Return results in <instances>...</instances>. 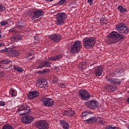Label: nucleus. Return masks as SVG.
I'll return each instance as SVG.
<instances>
[{
    "label": "nucleus",
    "instance_id": "nucleus-15",
    "mask_svg": "<svg viewBox=\"0 0 129 129\" xmlns=\"http://www.w3.org/2000/svg\"><path fill=\"white\" fill-rule=\"evenodd\" d=\"M44 67H51V62L49 60H43L38 63L36 67V69H42Z\"/></svg>",
    "mask_w": 129,
    "mask_h": 129
},
{
    "label": "nucleus",
    "instance_id": "nucleus-27",
    "mask_svg": "<svg viewBox=\"0 0 129 129\" xmlns=\"http://www.w3.org/2000/svg\"><path fill=\"white\" fill-rule=\"evenodd\" d=\"M1 61V63L2 64V66H4V65H8V64H10L11 63L13 64V61L10 59H5L4 60H2Z\"/></svg>",
    "mask_w": 129,
    "mask_h": 129
},
{
    "label": "nucleus",
    "instance_id": "nucleus-31",
    "mask_svg": "<svg viewBox=\"0 0 129 129\" xmlns=\"http://www.w3.org/2000/svg\"><path fill=\"white\" fill-rule=\"evenodd\" d=\"M105 88L106 89H107L109 92L114 91V88H113L112 85L106 86L105 87Z\"/></svg>",
    "mask_w": 129,
    "mask_h": 129
},
{
    "label": "nucleus",
    "instance_id": "nucleus-28",
    "mask_svg": "<svg viewBox=\"0 0 129 129\" xmlns=\"http://www.w3.org/2000/svg\"><path fill=\"white\" fill-rule=\"evenodd\" d=\"M117 10L119 11L120 13L121 14H123L124 13L126 12V9L123 8V7L119 5L117 7Z\"/></svg>",
    "mask_w": 129,
    "mask_h": 129
},
{
    "label": "nucleus",
    "instance_id": "nucleus-25",
    "mask_svg": "<svg viewBox=\"0 0 129 129\" xmlns=\"http://www.w3.org/2000/svg\"><path fill=\"white\" fill-rule=\"evenodd\" d=\"M63 58V55L58 54L57 55H54L53 56L48 57V60L49 61H56V60H59V59H61Z\"/></svg>",
    "mask_w": 129,
    "mask_h": 129
},
{
    "label": "nucleus",
    "instance_id": "nucleus-10",
    "mask_svg": "<svg viewBox=\"0 0 129 129\" xmlns=\"http://www.w3.org/2000/svg\"><path fill=\"white\" fill-rule=\"evenodd\" d=\"M35 126L38 129H48L49 128V125H48V122L45 120H40L37 121L35 123Z\"/></svg>",
    "mask_w": 129,
    "mask_h": 129
},
{
    "label": "nucleus",
    "instance_id": "nucleus-47",
    "mask_svg": "<svg viewBox=\"0 0 129 129\" xmlns=\"http://www.w3.org/2000/svg\"><path fill=\"white\" fill-rule=\"evenodd\" d=\"M0 68H2L3 69H8V68L3 67L1 60L0 61Z\"/></svg>",
    "mask_w": 129,
    "mask_h": 129
},
{
    "label": "nucleus",
    "instance_id": "nucleus-22",
    "mask_svg": "<svg viewBox=\"0 0 129 129\" xmlns=\"http://www.w3.org/2000/svg\"><path fill=\"white\" fill-rule=\"evenodd\" d=\"M63 114L64 116H72L75 114V111L72 109L68 108L63 111Z\"/></svg>",
    "mask_w": 129,
    "mask_h": 129
},
{
    "label": "nucleus",
    "instance_id": "nucleus-8",
    "mask_svg": "<svg viewBox=\"0 0 129 129\" xmlns=\"http://www.w3.org/2000/svg\"><path fill=\"white\" fill-rule=\"evenodd\" d=\"M85 105L90 109H96L98 107L99 104L95 100H92L90 101L85 102Z\"/></svg>",
    "mask_w": 129,
    "mask_h": 129
},
{
    "label": "nucleus",
    "instance_id": "nucleus-52",
    "mask_svg": "<svg viewBox=\"0 0 129 129\" xmlns=\"http://www.w3.org/2000/svg\"><path fill=\"white\" fill-rule=\"evenodd\" d=\"M34 58H35V56H33L32 57H31V58H30V60H32V59H34Z\"/></svg>",
    "mask_w": 129,
    "mask_h": 129
},
{
    "label": "nucleus",
    "instance_id": "nucleus-2",
    "mask_svg": "<svg viewBox=\"0 0 129 129\" xmlns=\"http://www.w3.org/2000/svg\"><path fill=\"white\" fill-rule=\"evenodd\" d=\"M83 46L86 49H91L96 43V38L94 37H85L83 40Z\"/></svg>",
    "mask_w": 129,
    "mask_h": 129
},
{
    "label": "nucleus",
    "instance_id": "nucleus-45",
    "mask_svg": "<svg viewBox=\"0 0 129 129\" xmlns=\"http://www.w3.org/2000/svg\"><path fill=\"white\" fill-rule=\"evenodd\" d=\"M6 44L4 42H0V49H2V48H4L5 47Z\"/></svg>",
    "mask_w": 129,
    "mask_h": 129
},
{
    "label": "nucleus",
    "instance_id": "nucleus-18",
    "mask_svg": "<svg viewBox=\"0 0 129 129\" xmlns=\"http://www.w3.org/2000/svg\"><path fill=\"white\" fill-rule=\"evenodd\" d=\"M40 95V92H39L37 91L34 90V91H31L29 92L28 95V98L29 99H34V98H36V97H38Z\"/></svg>",
    "mask_w": 129,
    "mask_h": 129
},
{
    "label": "nucleus",
    "instance_id": "nucleus-42",
    "mask_svg": "<svg viewBox=\"0 0 129 129\" xmlns=\"http://www.w3.org/2000/svg\"><path fill=\"white\" fill-rule=\"evenodd\" d=\"M10 94H11L12 97L16 96V92L14 90H12L10 91Z\"/></svg>",
    "mask_w": 129,
    "mask_h": 129
},
{
    "label": "nucleus",
    "instance_id": "nucleus-34",
    "mask_svg": "<svg viewBox=\"0 0 129 129\" xmlns=\"http://www.w3.org/2000/svg\"><path fill=\"white\" fill-rule=\"evenodd\" d=\"M6 11V7L3 5V4H0V12H3Z\"/></svg>",
    "mask_w": 129,
    "mask_h": 129
},
{
    "label": "nucleus",
    "instance_id": "nucleus-23",
    "mask_svg": "<svg viewBox=\"0 0 129 129\" xmlns=\"http://www.w3.org/2000/svg\"><path fill=\"white\" fill-rule=\"evenodd\" d=\"M85 122L87 123H95V122H97V118L96 117H90L89 119L85 120Z\"/></svg>",
    "mask_w": 129,
    "mask_h": 129
},
{
    "label": "nucleus",
    "instance_id": "nucleus-43",
    "mask_svg": "<svg viewBox=\"0 0 129 129\" xmlns=\"http://www.w3.org/2000/svg\"><path fill=\"white\" fill-rule=\"evenodd\" d=\"M64 3L65 0H60L58 3V5H59V6H62V5H64Z\"/></svg>",
    "mask_w": 129,
    "mask_h": 129
},
{
    "label": "nucleus",
    "instance_id": "nucleus-36",
    "mask_svg": "<svg viewBox=\"0 0 129 129\" xmlns=\"http://www.w3.org/2000/svg\"><path fill=\"white\" fill-rule=\"evenodd\" d=\"M15 37L18 41H21V40L23 39V35H21L20 34H18Z\"/></svg>",
    "mask_w": 129,
    "mask_h": 129
},
{
    "label": "nucleus",
    "instance_id": "nucleus-38",
    "mask_svg": "<svg viewBox=\"0 0 129 129\" xmlns=\"http://www.w3.org/2000/svg\"><path fill=\"white\" fill-rule=\"evenodd\" d=\"M14 54H16V55H14V57H18V56H20V52H19V50L15 49V48Z\"/></svg>",
    "mask_w": 129,
    "mask_h": 129
},
{
    "label": "nucleus",
    "instance_id": "nucleus-5",
    "mask_svg": "<svg viewBox=\"0 0 129 129\" xmlns=\"http://www.w3.org/2000/svg\"><path fill=\"white\" fill-rule=\"evenodd\" d=\"M25 27H26V25L24 23L18 22L16 24L15 27L9 30V33H11V34H17L19 33V31L23 30Z\"/></svg>",
    "mask_w": 129,
    "mask_h": 129
},
{
    "label": "nucleus",
    "instance_id": "nucleus-44",
    "mask_svg": "<svg viewBox=\"0 0 129 129\" xmlns=\"http://www.w3.org/2000/svg\"><path fill=\"white\" fill-rule=\"evenodd\" d=\"M93 2H94V0H88L87 3L88 4H89L90 6H92L93 5Z\"/></svg>",
    "mask_w": 129,
    "mask_h": 129
},
{
    "label": "nucleus",
    "instance_id": "nucleus-4",
    "mask_svg": "<svg viewBox=\"0 0 129 129\" xmlns=\"http://www.w3.org/2000/svg\"><path fill=\"white\" fill-rule=\"evenodd\" d=\"M82 48V44H81V41H79L78 40L75 41L71 49V54H77L79 53Z\"/></svg>",
    "mask_w": 129,
    "mask_h": 129
},
{
    "label": "nucleus",
    "instance_id": "nucleus-32",
    "mask_svg": "<svg viewBox=\"0 0 129 129\" xmlns=\"http://www.w3.org/2000/svg\"><path fill=\"white\" fill-rule=\"evenodd\" d=\"M3 129H14V127L10 124H6L4 125Z\"/></svg>",
    "mask_w": 129,
    "mask_h": 129
},
{
    "label": "nucleus",
    "instance_id": "nucleus-49",
    "mask_svg": "<svg viewBox=\"0 0 129 129\" xmlns=\"http://www.w3.org/2000/svg\"><path fill=\"white\" fill-rule=\"evenodd\" d=\"M104 18L103 17H102L101 19H100V22L101 23H104Z\"/></svg>",
    "mask_w": 129,
    "mask_h": 129
},
{
    "label": "nucleus",
    "instance_id": "nucleus-33",
    "mask_svg": "<svg viewBox=\"0 0 129 129\" xmlns=\"http://www.w3.org/2000/svg\"><path fill=\"white\" fill-rule=\"evenodd\" d=\"M11 40V44H13V43L15 44V42L17 43V42H18V39H17V38L16 37V36L14 37H12Z\"/></svg>",
    "mask_w": 129,
    "mask_h": 129
},
{
    "label": "nucleus",
    "instance_id": "nucleus-46",
    "mask_svg": "<svg viewBox=\"0 0 129 129\" xmlns=\"http://www.w3.org/2000/svg\"><path fill=\"white\" fill-rule=\"evenodd\" d=\"M6 105V102L3 101H0V106H5Z\"/></svg>",
    "mask_w": 129,
    "mask_h": 129
},
{
    "label": "nucleus",
    "instance_id": "nucleus-11",
    "mask_svg": "<svg viewBox=\"0 0 129 129\" xmlns=\"http://www.w3.org/2000/svg\"><path fill=\"white\" fill-rule=\"evenodd\" d=\"M20 111H24L23 113H19V115H25L28 112H30V107L28 105H21L17 110V112H20Z\"/></svg>",
    "mask_w": 129,
    "mask_h": 129
},
{
    "label": "nucleus",
    "instance_id": "nucleus-7",
    "mask_svg": "<svg viewBox=\"0 0 129 129\" xmlns=\"http://www.w3.org/2000/svg\"><path fill=\"white\" fill-rule=\"evenodd\" d=\"M117 31L120 33V34H123V35H127L128 34V29L127 27H125V25L123 23H119L116 26Z\"/></svg>",
    "mask_w": 129,
    "mask_h": 129
},
{
    "label": "nucleus",
    "instance_id": "nucleus-29",
    "mask_svg": "<svg viewBox=\"0 0 129 129\" xmlns=\"http://www.w3.org/2000/svg\"><path fill=\"white\" fill-rule=\"evenodd\" d=\"M90 113H91V112H88L87 111L83 112L81 115L82 118L85 119V117H86V116H89L90 115Z\"/></svg>",
    "mask_w": 129,
    "mask_h": 129
},
{
    "label": "nucleus",
    "instance_id": "nucleus-14",
    "mask_svg": "<svg viewBox=\"0 0 129 129\" xmlns=\"http://www.w3.org/2000/svg\"><path fill=\"white\" fill-rule=\"evenodd\" d=\"M21 120L23 123L29 124V123L34 121V117L30 115H25L21 118Z\"/></svg>",
    "mask_w": 129,
    "mask_h": 129
},
{
    "label": "nucleus",
    "instance_id": "nucleus-3",
    "mask_svg": "<svg viewBox=\"0 0 129 129\" xmlns=\"http://www.w3.org/2000/svg\"><path fill=\"white\" fill-rule=\"evenodd\" d=\"M67 19V14L64 12L58 13L56 17V24L57 26H62Z\"/></svg>",
    "mask_w": 129,
    "mask_h": 129
},
{
    "label": "nucleus",
    "instance_id": "nucleus-12",
    "mask_svg": "<svg viewBox=\"0 0 129 129\" xmlns=\"http://www.w3.org/2000/svg\"><path fill=\"white\" fill-rule=\"evenodd\" d=\"M42 103L45 106L51 107L54 105V100L50 98H44L42 99Z\"/></svg>",
    "mask_w": 129,
    "mask_h": 129
},
{
    "label": "nucleus",
    "instance_id": "nucleus-37",
    "mask_svg": "<svg viewBox=\"0 0 129 129\" xmlns=\"http://www.w3.org/2000/svg\"><path fill=\"white\" fill-rule=\"evenodd\" d=\"M105 129H118V128L112 125H108L105 127Z\"/></svg>",
    "mask_w": 129,
    "mask_h": 129
},
{
    "label": "nucleus",
    "instance_id": "nucleus-26",
    "mask_svg": "<svg viewBox=\"0 0 129 129\" xmlns=\"http://www.w3.org/2000/svg\"><path fill=\"white\" fill-rule=\"evenodd\" d=\"M97 123L99 125H104V124H106V121L104 120V119H103V118L101 117H98Z\"/></svg>",
    "mask_w": 129,
    "mask_h": 129
},
{
    "label": "nucleus",
    "instance_id": "nucleus-35",
    "mask_svg": "<svg viewBox=\"0 0 129 129\" xmlns=\"http://www.w3.org/2000/svg\"><path fill=\"white\" fill-rule=\"evenodd\" d=\"M0 25L1 26H7V25H9V22L7 21H3L0 23Z\"/></svg>",
    "mask_w": 129,
    "mask_h": 129
},
{
    "label": "nucleus",
    "instance_id": "nucleus-41",
    "mask_svg": "<svg viewBox=\"0 0 129 129\" xmlns=\"http://www.w3.org/2000/svg\"><path fill=\"white\" fill-rule=\"evenodd\" d=\"M52 82L54 84L57 83V82H58V78H57V77L54 76V77H53V78H52Z\"/></svg>",
    "mask_w": 129,
    "mask_h": 129
},
{
    "label": "nucleus",
    "instance_id": "nucleus-1",
    "mask_svg": "<svg viewBox=\"0 0 129 129\" xmlns=\"http://www.w3.org/2000/svg\"><path fill=\"white\" fill-rule=\"evenodd\" d=\"M124 40H125V37L123 35L120 34L117 32L112 31L108 34L106 42L108 45H110V44H115L118 43L119 41H123Z\"/></svg>",
    "mask_w": 129,
    "mask_h": 129
},
{
    "label": "nucleus",
    "instance_id": "nucleus-24",
    "mask_svg": "<svg viewBox=\"0 0 129 129\" xmlns=\"http://www.w3.org/2000/svg\"><path fill=\"white\" fill-rule=\"evenodd\" d=\"M60 123L63 128L64 129H69L70 125L68 123V122L64 120H60Z\"/></svg>",
    "mask_w": 129,
    "mask_h": 129
},
{
    "label": "nucleus",
    "instance_id": "nucleus-48",
    "mask_svg": "<svg viewBox=\"0 0 129 129\" xmlns=\"http://www.w3.org/2000/svg\"><path fill=\"white\" fill-rule=\"evenodd\" d=\"M5 76V73H4L3 72H0V77H3V76Z\"/></svg>",
    "mask_w": 129,
    "mask_h": 129
},
{
    "label": "nucleus",
    "instance_id": "nucleus-40",
    "mask_svg": "<svg viewBox=\"0 0 129 129\" xmlns=\"http://www.w3.org/2000/svg\"><path fill=\"white\" fill-rule=\"evenodd\" d=\"M50 72V70L49 69H44L41 71V74H47Z\"/></svg>",
    "mask_w": 129,
    "mask_h": 129
},
{
    "label": "nucleus",
    "instance_id": "nucleus-20",
    "mask_svg": "<svg viewBox=\"0 0 129 129\" xmlns=\"http://www.w3.org/2000/svg\"><path fill=\"white\" fill-rule=\"evenodd\" d=\"M107 82L113 85H120L121 83L120 81L117 79L109 78L106 80Z\"/></svg>",
    "mask_w": 129,
    "mask_h": 129
},
{
    "label": "nucleus",
    "instance_id": "nucleus-55",
    "mask_svg": "<svg viewBox=\"0 0 129 129\" xmlns=\"http://www.w3.org/2000/svg\"><path fill=\"white\" fill-rule=\"evenodd\" d=\"M32 55V54H29V56H31Z\"/></svg>",
    "mask_w": 129,
    "mask_h": 129
},
{
    "label": "nucleus",
    "instance_id": "nucleus-9",
    "mask_svg": "<svg viewBox=\"0 0 129 129\" xmlns=\"http://www.w3.org/2000/svg\"><path fill=\"white\" fill-rule=\"evenodd\" d=\"M14 49V47L11 46V47L6 48L5 49L0 50V52L1 53H6L8 57L13 58V57L17 55L14 53V52H15Z\"/></svg>",
    "mask_w": 129,
    "mask_h": 129
},
{
    "label": "nucleus",
    "instance_id": "nucleus-17",
    "mask_svg": "<svg viewBox=\"0 0 129 129\" xmlns=\"http://www.w3.org/2000/svg\"><path fill=\"white\" fill-rule=\"evenodd\" d=\"M30 13L31 14H33L32 20H35V19H38V18H40V17L44 15V11L41 10H36L35 12L30 11Z\"/></svg>",
    "mask_w": 129,
    "mask_h": 129
},
{
    "label": "nucleus",
    "instance_id": "nucleus-13",
    "mask_svg": "<svg viewBox=\"0 0 129 129\" xmlns=\"http://www.w3.org/2000/svg\"><path fill=\"white\" fill-rule=\"evenodd\" d=\"M109 75L111 77H121L124 75V72L122 70L117 69L114 73H110Z\"/></svg>",
    "mask_w": 129,
    "mask_h": 129
},
{
    "label": "nucleus",
    "instance_id": "nucleus-21",
    "mask_svg": "<svg viewBox=\"0 0 129 129\" xmlns=\"http://www.w3.org/2000/svg\"><path fill=\"white\" fill-rule=\"evenodd\" d=\"M49 38L52 41H54V42H56V43H58V42H60V41H61V40L62 39V36H61V35H58L56 34L49 36Z\"/></svg>",
    "mask_w": 129,
    "mask_h": 129
},
{
    "label": "nucleus",
    "instance_id": "nucleus-6",
    "mask_svg": "<svg viewBox=\"0 0 129 129\" xmlns=\"http://www.w3.org/2000/svg\"><path fill=\"white\" fill-rule=\"evenodd\" d=\"M79 97H81L83 100H88L90 98V93L86 89H81L78 91Z\"/></svg>",
    "mask_w": 129,
    "mask_h": 129
},
{
    "label": "nucleus",
    "instance_id": "nucleus-54",
    "mask_svg": "<svg viewBox=\"0 0 129 129\" xmlns=\"http://www.w3.org/2000/svg\"><path fill=\"white\" fill-rule=\"evenodd\" d=\"M127 128L129 129V124L128 125Z\"/></svg>",
    "mask_w": 129,
    "mask_h": 129
},
{
    "label": "nucleus",
    "instance_id": "nucleus-51",
    "mask_svg": "<svg viewBox=\"0 0 129 129\" xmlns=\"http://www.w3.org/2000/svg\"><path fill=\"white\" fill-rule=\"evenodd\" d=\"M126 102L127 103H129V97L127 98V99H126Z\"/></svg>",
    "mask_w": 129,
    "mask_h": 129
},
{
    "label": "nucleus",
    "instance_id": "nucleus-16",
    "mask_svg": "<svg viewBox=\"0 0 129 129\" xmlns=\"http://www.w3.org/2000/svg\"><path fill=\"white\" fill-rule=\"evenodd\" d=\"M36 85L40 88H46V87H48V86L47 81L43 79H40L38 81H37Z\"/></svg>",
    "mask_w": 129,
    "mask_h": 129
},
{
    "label": "nucleus",
    "instance_id": "nucleus-19",
    "mask_svg": "<svg viewBox=\"0 0 129 129\" xmlns=\"http://www.w3.org/2000/svg\"><path fill=\"white\" fill-rule=\"evenodd\" d=\"M103 68L101 66L97 67L94 70V74L97 77H99L102 75Z\"/></svg>",
    "mask_w": 129,
    "mask_h": 129
},
{
    "label": "nucleus",
    "instance_id": "nucleus-30",
    "mask_svg": "<svg viewBox=\"0 0 129 129\" xmlns=\"http://www.w3.org/2000/svg\"><path fill=\"white\" fill-rule=\"evenodd\" d=\"M14 69L15 70V71H18V72H19L20 73L24 72V70L23 68H20V67L15 66L14 67Z\"/></svg>",
    "mask_w": 129,
    "mask_h": 129
},
{
    "label": "nucleus",
    "instance_id": "nucleus-50",
    "mask_svg": "<svg viewBox=\"0 0 129 129\" xmlns=\"http://www.w3.org/2000/svg\"><path fill=\"white\" fill-rule=\"evenodd\" d=\"M90 117H91V116L90 115L89 116H86V117H85V119L86 118V119H88Z\"/></svg>",
    "mask_w": 129,
    "mask_h": 129
},
{
    "label": "nucleus",
    "instance_id": "nucleus-53",
    "mask_svg": "<svg viewBox=\"0 0 129 129\" xmlns=\"http://www.w3.org/2000/svg\"><path fill=\"white\" fill-rule=\"evenodd\" d=\"M2 34V33H0V39H2V34Z\"/></svg>",
    "mask_w": 129,
    "mask_h": 129
},
{
    "label": "nucleus",
    "instance_id": "nucleus-39",
    "mask_svg": "<svg viewBox=\"0 0 129 129\" xmlns=\"http://www.w3.org/2000/svg\"><path fill=\"white\" fill-rule=\"evenodd\" d=\"M58 86L61 87V88H66V83H61L59 84Z\"/></svg>",
    "mask_w": 129,
    "mask_h": 129
}]
</instances>
